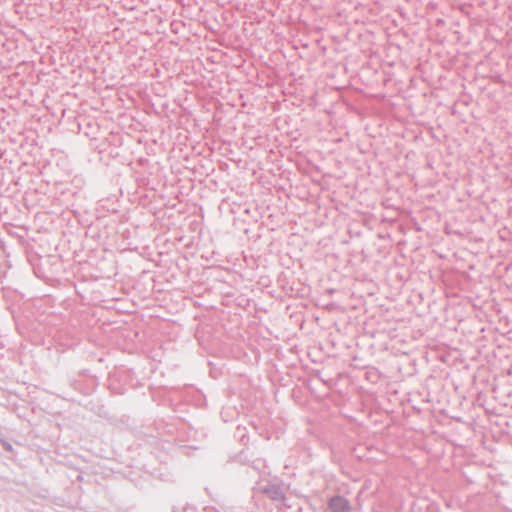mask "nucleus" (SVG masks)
Listing matches in <instances>:
<instances>
[{"mask_svg": "<svg viewBox=\"0 0 512 512\" xmlns=\"http://www.w3.org/2000/svg\"><path fill=\"white\" fill-rule=\"evenodd\" d=\"M3 447L6 449V450H11L12 447L9 443H3Z\"/></svg>", "mask_w": 512, "mask_h": 512, "instance_id": "obj_3", "label": "nucleus"}, {"mask_svg": "<svg viewBox=\"0 0 512 512\" xmlns=\"http://www.w3.org/2000/svg\"><path fill=\"white\" fill-rule=\"evenodd\" d=\"M329 508L332 512H348L350 510V504L347 499L337 495L330 499Z\"/></svg>", "mask_w": 512, "mask_h": 512, "instance_id": "obj_1", "label": "nucleus"}, {"mask_svg": "<svg viewBox=\"0 0 512 512\" xmlns=\"http://www.w3.org/2000/svg\"><path fill=\"white\" fill-rule=\"evenodd\" d=\"M262 492L274 501L284 500V493L279 485L269 484L262 488Z\"/></svg>", "mask_w": 512, "mask_h": 512, "instance_id": "obj_2", "label": "nucleus"}]
</instances>
